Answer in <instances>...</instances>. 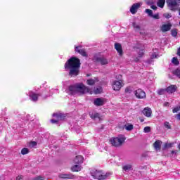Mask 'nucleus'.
Instances as JSON below:
<instances>
[{
  "mask_svg": "<svg viewBox=\"0 0 180 180\" xmlns=\"http://www.w3.org/2000/svg\"><path fill=\"white\" fill-rule=\"evenodd\" d=\"M172 27V24H171V22L165 23L160 26V31L162 32L163 33H165L166 32H169Z\"/></svg>",
  "mask_w": 180,
  "mask_h": 180,
  "instance_id": "8",
  "label": "nucleus"
},
{
  "mask_svg": "<svg viewBox=\"0 0 180 180\" xmlns=\"http://www.w3.org/2000/svg\"><path fill=\"white\" fill-rule=\"evenodd\" d=\"M165 127H166V129H171V125L168 122H165Z\"/></svg>",
  "mask_w": 180,
  "mask_h": 180,
  "instance_id": "42",
  "label": "nucleus"
},
{
  "mask_svg": "<svg viewBox=\"0 0 180 180\" xmlns=\"http://www.w3.org/2000/svg\"><path fill=\"white\" fill-rule=\"evenodd\" d=\"M75 50L76 53H79V54H81L83 57H86L88 54H86V52L85 51V49H82V46H75Z\"/></svg>",
  "mask_w": 180,
  "mask_h": 180,
  "instance_id": "10",
  "label": "nucleus"
},
{
  "mask_svg": "<svg viewBox=\"0 0 180 180\" xmlns=\"http://www.w3.org/2000/svg\"><path fill=\"white\" fill-rule=\"evenodd\" d=\"M179 150H180V144L179 145Z\"/></svg>",
  "mask_w": 180,
  "mask_h": 180,
  "instance_id": "51",
  "label": "nucleus"
},
{
  "mask_svg": "<svg viewBox=\"0 0 180 180\" xmlns=\"http://www.w3.org/2000/svg\"><path fill=\"white\" fill-rule=\"evenodd\" d=\"M96 82H99L98 77H94L93 79H89L86 80L87 85H95Z\"/></svg>",
  "mask_w": 180,
  "mask_h": 180,
  "instance_id": "17",
  "label": "nucleus"
},
{
  "mask_svg": "<svg viewBox=\"0 0 180 180\" xmlns=\"http://www.w3.org/2000/svg\"><path fill=\"white\" fill-rule=\"evenodd\" d=\"M81 169H82V167H81L79 165H76L72 167V171H73V172H78L81 171Z\"/></svg>",
  "mask_w": 180,
  "mask_h": 180,
  "instance_id": "23",
  "label": "nucleus"
},
{
  "mask_svg": "<svg viewBox=\"0 0 180 180\" xmlns=\"http://www.w3.org/2000/svg\"><path fill=\"white\" fill-rule=\"evenodd\" d=\"M94 60L96 63H100L101 65H106V64H108V59L104 57H96Z\"/></svg>",
  "mask_w": 180,
  "mask_h": 180,
  "instance_id": "14",
  "label": "nucleus"
},
{
  "mask_svg": "<svg viewBox=\"0 0 180 180\" xmlns=\"http://www.w3.org/2000/svg\"><path fill=\"white\" fill-rule=\"evenodd\" d=\"M68 94H69V95H84L85 94H90V95H92L94 91L89 89V88L84 84L77 83L73 86H69Z\"/></svg>",
  "mask_w": 180,
  "mask_h": 180,
  "instance_id": "2",
  "label": "nucleus"
},
{
  "mask_svg": "<svg viewBox=\"0 0 180 180\" xmlns=\"http://www.w3.org/2000/svg\"><path fill=\"white\" fill-rule=\"evenodd\" d=\"M134 127L133 126V124H128V125L125 126V129L128 131H130L133 130Z\"/></svg>",
  "mask_w": 180,
  "mask_h": 180,
  "instance_id": "32",
  "label": "nucleus"
},
{
  "mask_svg": "<svg viewBox=\"0 0 180 180\" xmlns=\"http://www.w3.org/2000/svg\"><path fill=\"white\" fill-rule=\"evenodd\" d=\"M122 80H115L114 82H112V89L114 91H120V89H122V86H123V85L122 84Z\"/></svg>",
  "mask_w": 180,
  "mask_h": 180,
  "instance_id": "7",
  "label": "nucleus"
},
{
  "mask_svg": "<svg viewBox=\"0 0 180 180\" xmlns=\"http://www.w3.org/2000/svg\"><path fill=\"white\" fill-rule=\"evenodd\" d=\"M91 119H94V120H101V115L99 113H94L90 115Z\"/></svg>",
  "mask_w": 180,
  "mask_h": 180,
  "instance_id": "25",
  "label": "nucleus"
},
{
  "mask_svg": "<svg viewBox=\"0 0 180 180\" xmlns=\"http://www.w3.org/2000/svg\"><path fill=\"white\" fill-rule=\"evenodd\" d=\"M150 8H151V9H153V11H157V7H156V6H154V5H150Z\"/></svg>",
  "mask_w": 180,
  "mask_h": 180,
  "instance_id": "45",
  "label": "nucleus"
},
{
  "mask_svg": "<svg viewBox=\"0 0 180 180\" xmlns=\"http://www.w3.org/2000/svg\"><path fill=\"white\" fill-rule=\"evenodd\" d=\"M142 113L146 116V117H151V115H153V111L151 109L148 107H146L143 109L142 111Z\"/></svg>",
  "mask_w": 180,
  "mask_h": 180,
  "instance_id": "15",
  "label": "nucleus"
},
{
  "mask_svg": "<svg viewBox=\"0 0 180 180\" xmlns=\"http://www.w3.org/2000/svg\"><path fill=\"white\" fill-rule=\"evenodd\" d=\"M151 18H153V19H160V14L156 13V14H153Z\"/></svg>",
  "mask_w": 180,
  "mask_h": 180,
  "instance_id": "40",
  "label": "nucleus"
},
{
  "mask_svg": "<svg viewBox=\"0 0 180 180\" xmlns=\"http://www.w3.org/2000/svg\"><path fill=\"white\" fill-rule=\"evenodd\" d=\"M94 104L95 106H103L105 105V98H97L94 99Z\"/></svg>",
  "mask_w": 180,
  "mask_h": 180,
  "instance_id": "12",
  "label": "nucleus"
},
{
  "mask_svg": "<svg viewBox=\"0 0 180 180\" xmlns=\"http://www.w3.org/2000/svg\"><path fill=\"white\" fill-rule=\"evenodd\" d=\"M37 146V143L32 141L30 143V147H36Z\"/></svg>",
  "mask_w": 180,
  "mask_h": 180,
  "instance_id": "43",
  "label": "nucleus"
},
{
  "mask_svg": "<svg viewBox=\"0 0 180 180\" xmlns=\"http://www.w3.org/2000/svg\"><path fill=\"white\" fill-rule=\"evenodd\" d=\"M155 1H154V0H147L146 1V4L147 5H154Z\"/></svg>",
  "mask_w": 180,
  "mask_h": 180,
  "instance_id": "38",
  "label": "nucleus"
},
{
  "mask_svg": "<svg viewBox=\"0 0 180 180\" xmlns=\"http://www.w3.org/2000/svg\"><path fill=\"white\" fill-rule=\"evenodd\" d=\"M157 92L158 95H165L167 94V89H160Z\"/></svg>",
  "mask_w": 180,
  "mask_h": 180,
  "instance_id": "29",
  "label": "nucleus"
},
{
  "mask_svg": "<svg viewBox=\"0 0 180 180\" xmlns=\"http://www.w3.org/2000/svg\"><path fill=\"white\" fill-rule=\"evenodd\" d=\"M23 178V176H18L16 177V180H20V179H22Z\"/></svg>",
  "mask_w": 180,
  "mask_h": 180,
  "instance_id": "46",
  "label": "nucleus"
},
{
  "mask_svg": "<svg viewBox=\"0 0 180 180\" xmlns=\"http://www.w3.org/2000/svg\"><path fill=\"white\" fill-rule=\"evenodd\" d=\"M135 96L138 99H144V98H146V92L141 89H139L135 91Z\"/></svg>",
  "mask_w": 180,
  "mask_h": 180,
  "instance_id": "9",
  "label": "nucleus"
},
{
  "mask_svg": "<svg viewBox=\"0 0 180 180\" xmlns=\"http://www.w3.org/2000/svg\"><path fill=\"white\" fill-rule=\"evenodd\" d=\"M143 131L144 133H150V131H151V128L150 127H146L143 129Z\"/></svg>",
  "mask_w": 180,
  "mask_h": 180,
  "instance_id": "37",
  "label": "nucleus"
},
{
  "mask_svg": "<svg viewBox=\"0 0 180 180\" xmlns=\"http://www.w3.org/2000/svg\"><path fill=\"white\" fill-rule=\"evenodd\" d=\"M160 56L158 55V52H157V49L154 51L152 55L150 56V58L153 60V58H158Z\"/></svg>",
  "mask_w": 180,
  "mask_h": 180,
  "instance_id": "28",
  "label": "nucleus"
},
{
  "mask_svg": "<svg viewBox=\"0 0 180 180\" xmlns=\"http://www.w3.org/2000/svg\"><path fill=\"white\" fill-rule=\"evenodd\" d=\"M102 91H103L102 87L98 86V87L95 88L93 92H94V94H95V95H98L99 94H101Z\"/></svg>",
  "mask_w": 180,
  "mask_h": 180,
  "instance_id": "26",
  "label": "nucleus"
},
{
  "mask_svg": "<svg viewBox=\"0 0 180 180\" xmlns=\"http://www.w3.org/2000/svg\"><path fill=\"white\" fill-rule=\"evenodd\" d=\"M28 153H29V149L24 148L21 150V154H22V155H25Z\"/></svg>",
  "mask_w": 180,
  "mask_h": 180,
  "instance_id": "33",
  "label": "nucleus"
},
{
  "mask_svg": "<svg viewBox=\"0 0 180 180\" xmlns=\"http://www.w3.org/2000/svg\"><path fill=\"white\" fill-rule=\"evenodd\" d=\"M172 36L173 37H176L178 36V30L177 29H173L171 30Z\"/></svg>",
  "mask_w": 180,
  "mask_h": 180,
  "instance_id": "30",
  "label": "nucleus"
},
{
  "mask_svg": "<svg viewBox=\"0 0 180 180\" xmlns=\"http://www.w3.org/2000/svg\"><path fill=\"white\" fill-rule=\"evenodd\" d=\"M39 94H37L33 91H30L28 94V96H30V101H32V102H37V99H39Z\"/></svg>",
  "mask_w": 180,
  "mask_h": 180,
  "instance_id": "13",
  "label": "nucleus"
},
{
  "mask_svg": "<svg viewBox=\"0 0 180 180\" xmlns=\"http://www.w3.org/2000/svg\"><path fill=\"white\" fill-rule=\"evenodd\" d=\"M167 94H174L176 91V86L171 85L166 89Z\"/></svg>",
  "mask_w": 180,
  "mask_h": 180,
  "instance_id": "19",
  "label": "nucleus"
},
{
  "mask_svg": "<svg viewBox=\"0 0 180 180\" xmlns=\"http://www.w3.org/2000/svg\"><path fill=\"white\" fill-rule=\"evenodd\" d=\"M140 6H141V3H136L133 4L130 8L131 13H132V15L137 13V11Z\"/></svg>",
  "mask_w": 180,
  "mask_h": 180,
  "instance_id": "11",
  "label": "nucleus"
},
{
  "mask_svg": "<svg viewBox=\"0 0 180 180\" xmlns=\"http://www.w3.org/2000/svg\"><path fill=\"white\" fill-rule=\"evenodd\" d=\"M169 103H165V106H168Z\"/></svg>",
  "mask_w": 180,
  "mask_h": 180,
  "instance_id": "50",
  "label": "nucleus"
},
{
  "mask_svg": "<svg viewBox=\"0 0 180 180\" xmlns=\"http://www.w3.org/2000/svg\"><path fill=\"white\" fill-rule=\"evenodd\" d=\"M133 27L136 32H140L141 30V27L140 26V24L134 22H133Z\"/></svg>",
  "mask_w": 180,
  "mask_h": 180,
  "instance_id": "24",
  "label": "nucleus"
},
{
  "mask_svg": "<svg viewBox=\"0 0 180 180\" xmlns=\"http://www.w3.org/2000/svg\"><path fill=\"white\" fill-rule=\"evenodd\" d=\"M157 5L159 8H164V5H165V0H158Z\"/></svg>",
  "mask_w": 180,
  "mask_h": 180,
  "instance_id": "27",
  "label": "nucleus"
},
{
  "mask_svg": "<svg viewBox=\"0 0 180 180\" xmlns=\"http://www.w3.org/2000/svg\"><path fill=\"white\" fill-rule=\"evenodd\" d=\"M91 175L94 178V179H98V180H102V179H106L108 176H109V174H105L103 173L102 171L101 170H96V169H93L91 172Z\"/></svg>",
  "mask_w": 180,
  "mask_h": 180,
  "instance_id": "3",
  "label": "nucleus"
},
{
  "mask_svg": "<svg viewBox=\"0 0 180 180\" xmlns=\"http://www.w3.org/2000/svg\"><path fill=\"white\" fill-rule=\"evenodd\" d=\"M115 49L117 51L120 56H123V49L122 48V45L119 43L115 44Z\"/></svg>",
  "mask_w": 180,
  "mask_h": 180,
  "instance_id": "16",
  "label": "nucleus"
},
{
  "mask_svg": "<svg viewBox=\"0 0 180 180\" xmlns=\"http://www.w3.org/2000/svg\"><path fill=\"white\" fill-rule=\"evenodd\" d=\"M174 146V143H166L164 146V148H171Z\"/></svg>",
  "mask_w": 180,
  "mask_h": 180,
  "instance_id": "34",
  "label": "nucleus"
},
{
  "mask_svg": "<svg viewBox=\"0 0 180 180\" xmlns=\"http://www.w3.org/2000/svg\"><path fill=\"white\" fill-rule=\"evenodd\" d=\"M172 63L174 64V65H178L179 64V61L178 60V58L174 57L172 60Z\"/></svg>",
  "mask_w": 180,
  "mask_h": 180,
  "instance_id": "31",
  "label": "nucleus"
},
{
  "mask_svg": "<svg viewBox=\"0 0 180 180\" xmlns=\"http://www.w3.org/2000/svg\"><path fill=\"white\" fill-rule=\"evenodd\" d=\"M81 67V62L79 59L72 57L65 64V70L69 71L70 77H77L79 74V68Z\"/></svg>",
  "mask_w": 180,
  "mask_h": 180,
  "instance_id": "1",
  "label": "nucleus"
},
{
  "mask_svg": "<svg viewBox=\"0 0 180 180\" xmlns=\"http://www.w3.org/2000/svg\"><path fill=\"white\" fill-rule=\"evenodd\" d=\"M53 117H56V120L52 119L51 120V122L53 124L58 123L60 120H64L65 119V114L58 112V113H53Z\"/></svg>",
  "mask_w": 180,
  "mask_h": 180,
  "instance_id": "6",
  "label": "nucleus"
},
{
  "mask_svg": "<svg viewBox=\"0 0 180 180\" xmlns=\"http://www.w3.org/2000/svg\"><path fill=\"white\" fill-rule=\"evenodd\" d=\"M143 56H144V50L141 49L139 52V57H143Z\"/></svg>",
  "mask_w": 180,
  "mask_h": 180,
  "instance_id": "41",
  "label": "nucleus"
},
{
  "mask_svg": "<svg viewBox=\"0 0 180 180\" xmlns=\"http://www.w3.org/2000/svg\"><path fill=\"white\" fill-rule=\"evenodd\" d=\"M76 131L77 133H81V128H79V130H77Z\"/></svg>",
  "mask_w": 180,
  "mask_h": 180,
  "instance_id": "48",
  "label": "nucleus"
},
{
  "mask_svg": "<svg viewBox=\"0 0 180 180\" xmlns=\"http://www.w3.org/2000/svg\"><path fill=\"white\" fill-rule=\"evenodd\" d=\"M122 169L125 171V172H129V171L133 169V166L131 165H125L122 167Z\"/></svg>",
  "mask_w": 180,
  "mask_h": 180,
  "instance_id": "22",
  "label": "nucleus"
},
{
  "mask_svg": "<svg viewBox=\"0 0 180 180\" xmlns=\"http://www.w3.org/2000/svg\"><path fill=\"white\" fill-rule=\"evenodd\" d=\"M75 164H82L84 162V158L81 155H77L74 160Z\"/></svg>",
  "mask_w": 180,
  "mask_h": 180,
  "instance_id": "20",
  "label": "nucleus"
},
{
  "mask_svg": "<svg viewBox=\"0 0 180 180\" xmlns=\"http://www.w3.org/2000/svg\"><path fill=\"white\" fill-rule=\"evenodd\" d=\"M140 122H141V123H143V122H144V119L140 118Z\"/></svg>",
  "mask_w": 180,
  "mask_h": 180,
  "instance_id": "47",
  "label": "nucleus"
},
{
  "mask_svg": "<svg viewBox=\"0 0 180 180\" xmlns=\"http://www.w3.org/2000/svg\"><path fill=\"white\" fill-rule=\"evenodd\" d=\"M175 153H176V151H175V150H172V154H175Z\"/></svg>",
  "mask_w": 180,
  "mask_h": 180,
  "instance_id": "49",
  "label": "nucleus"
},
{
  "mask_svg": "<svg viewBox=\"0 0 180 180\" xmlns=\"http://www.w3.org/2000/svg\"><path fill=\"white\" fill-rule=\"evenodd\" d=\"M167 4L171 11H178L179 9L180 0H167Z\"/></svg>",
  "mask_w": 180,
  "mask_h": 180,
  "instance_id": "5",
  "label": "nucleus"
},
{
  "mask_svg": "<svg viewBox=\"0 0 180 180\" xmlns=\"http://www.w3.org/2000/svg\"><path fill=\"white\" fill-rule=\"evenodd\" d=\"M59 178H61L62 179H72L74 178V176L70 174L62 173L59 174Z\"/></svg>",
  "mask_w": 180,
  "mask_h": 180,
  "instance_id": "18",
  "label": "nucleus"
},
{
  "mask_svg": "<svg viewBox=\"0 0 180 180\" xmlns=\"http://www.w3.org/2000/svg\"><path fill=\"white\" fill-rule=\"evenodd\" d=\"M126 138L123 135H120L116 138H112L110 139V142L114 147H120L124 143Z\"/></svg>",
  "mask_w": 180,
  "mask_h": 180,
  "instance_id": "4",
  "label": "nucleus"
},
{
  "mask_svg": "<svg viewBox=\"0 0 180 180\" xmlns=\"http://www.w3.org/2000/svg\"><path fill=\"white\" fill-rule=\"evenodd\" d=\"M162 142L161 141H156L153 143V147L156 150H161V144Z\"/></svg>",
  "mask_w": 180,
  "mask_h": 180,
  "instance_id": "21",
  "label": "nucleus"
},
{
  "mask_svg": "<svg viewBox=\"0 0 180 180\" xmlns=\"http://www.w3.org/2000/svg\"><path fill=\"white\" fill-rule=\"evenodd\" d=\"M44 179H46V178L44 176H39L37 177H35L32 180H44Z\"/></svg>",
  "mask_w": 180,
  "mask_h": 180,
  "instance_id": "39",
  "label": "nucleus"
},
{
  "mask_svg": "<svg viewBox=\"0 0 180 180\" xmlns=\"http://www.w3.org/2000/svg\"><path fill=\"white\" fill-rule=\"evenodd\" d=\"M125 92L131 93V87H127L125 89Z\"/></svg>",
  "mask_w": 180,
  "mask_h": 180,
  "instance_id": "44",
  "label": "nucleus"
},
{
  "mask_svg": "<svg viewBox=\"0 0 180 180\" xmlns=\"http://www.w3.org/2000/svg\"><path fill=\"white\" fill-rule=\"evenodd\" d=\"M173 74H174V75H176V77H179V78H180V69H176V70H174L173 72Z\"/></svg>",
  "mask_w": 180,
  "mask_h": 180,
  "instance_id": "36",
  "label": "nucleus"
},
{
  "mask_svg": "<svg viewBox=\"0 0 180 180\" xmlns=\"http://www.w3.org/2000/svg\"><path fill=\"white\" fill-rule=\"evenodd\" d=\"M146 13L148 14V16H150V18H151V16H153V11L150 9H146L145 10Z\"/></svg>",
  "mask_w": 180,
  "mask_h": 180,
  "instance_id": "35",
  "label": "nucleus"
}]
</instances>
